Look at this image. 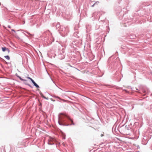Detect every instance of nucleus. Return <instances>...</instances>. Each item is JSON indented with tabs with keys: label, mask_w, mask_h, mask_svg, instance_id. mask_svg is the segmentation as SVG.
<instances>
[{
	"label": "nucleus",
	"mask_w": 152,
	"mask_h": 152,
	"mask_svg": "<svg viewBox=\"0 0 152 152\" xmlns=\"http://www.w3.org/2000/svg\"><path fill=\"white\" fill-rule=\"evenodd\" d=\"M70 120H71V124L74 125V124L73 123L72 120H71V119Z\"/></svg>",
	"instance_id": "f8f14e48"
},
{
	"label": "nucleus",
	"mask_w": 152,
	"mask_h": 152,
	"mask_svg": "<svg viewBox=\"0 0 152 152\" xmlns=\"http://www.w3.org/2000/svg\"><path fill=\"white\" fill-rule=\"evenodd\" d=\"M26 77L27 79L30 80L31 81L32 80V79L31 78L28 77Z\"/></svg>",
	"instance_id": "9b49d317"
},
{
	"label": "nucleus",
	"mask_w": 152,
	"mask_h": 152,
	"mask_svg": "<svg viewBox=\"0 0 152 152\" xmlns=\"http://www.w3.org/2000/svg\"><path fill=\"white\" fill-rule=\"evenodd\" d=\"M64 29H65V30L66 29L67 30H68V28H64Z\"/></svg>",
	"instance_id": "5701e85b"
},
{
	"label": "nucleus",
	"mask_w": 152,
	"mask_h": 152,
	"mask_svg": "<svg viewBox=\"0 0 152 152\" xmlns=\"http://www.w3.org/2000/svg\"><path fill=\"white\" fill-rule=\"evenodd\" d=\"M6 51H7L8 53H10V50L8 48H7Z\"/></svg>",
	"instance_id": "ddd939ff"
},
{
	"label": "nucleus",
	"mask_w": 152,
	"mask_h": 152,
	"mask_svg": "<svg viewBox=\"0 0 152 152\" xmlns=\"http://www.w3.org/2000/svg\"><path fill=\"white\" fill-rule=\"evenodd\" d=\"M59 120L58 121L59 124L61 125H64L61 122V121H62V117L61 116H59Z\"/></svg>",
	"instance_id": "f03ea898"
},
{
	"label": "nucleus",
	"mask_w": 152,
	"mask_h": 152,
	"mask_svg": "<svg viewBox=\"0 0 152 152\" xmlns=\"http://www.w3.org/2000/svg\"><path fill=\"white\" fill-rule=\"evenodd\" d=\"M55 98H58L60 99H61L58 96H55Z\"/></svg>",
	"instance_id": "4468645a"
},
{
	"label": "nucleus",
	"mask_w": 152,
	"mask_h": 152,
	"mask_svg": "<svg viewBox=\"0 0 152 152\" xmlns=\"http://www.w3.org/2000/svg\"><path fill=\"white\" fill-rule=\"evenodd\" d=\"M26 84V85H28V86H30V87H31V86L30 85V84Z\"/></svg>",
	"instance_id": "f3484780"
},
{
	"label": "nucleus",
	"mask_w": 152,
	"mask_h": 152,
	"mask_svg": "<svg viewBox=\"0 0 152 152\" xmlns=\"http://www.w3.org/2000/svg\"><path fill=\"white\" fill-rule=\"evenodd\" d=\"M59 58L61 59H64L65 57V55L64 54H60L59 55Z\"/></svg>",
	"instance_id": "7ed1b4c3"
},
{
	"label": "nucleus",
	"mask_w": 152,
	"mask_h": 152,
	"mask_svg": "<svg viewBox=\"0 0 152 152\" xmlns=\"http://www.w3.org/2000/svg\"><path fill=\"white\" fill-rule=\"evenodd\" d=\"M17 77H18L19 79H20L21 80H22V81H26L27 80H25V79H22V78H21L20 76H17Z\"/></svg>",
	"instance_id": "39448f33"
},
{
	"label": "nucleus",
	"mask_w": 152,
	"mask_h": 152,
	"mask_svg": "<svg viewBox=\"0 0 152 152\" xmlns=\"http://www.w3.org/2000/svg\"><path fill=\"white\" fill-rule=\"evenodd\" d=\"M123 91H125L126 92H128V91L124 89V90H123Z\"/></svg>",
	"instance_id": "2eb2a0df"
},
{
	"label": "nucleus",
	"mask_w": 152,
	"mask_h": 152,
	"mask_svg": "<svg viewBox=\"0 0 152 152\" xmlns=\"http://www.w3.org/2000/svg\"><path fill=\"white\" fill-rule=\"evenodd\" d=\"M64 32V33H66V32Z\"/></svg>",
	"instance_id": "393cba45"
},
{
	"label": "nucleus",
	"mask_w": 152,
	"mask_h": 152,
	"mask_svg": "<svg viewBox=\"0 0 152 152\" xmlns=\"http://www.w3.org/2000/svg\"><path fill=\"white\" fill-rule=\"evenodd\" d=\"M94 4L93 5H92V7H94Z\"/></svg>",
	"instance_id": "4be33fe9"
},
{
	"label": "nucleus",
	"mask_w": 152,
	"mask_h": 152,
	"mask_svg": "<svg viewBox=\"0 0 152 152\" xmlns=\"http://www.w3.org/2000/svg\"><path fill=\"white\" fill-rule=\"evenodd\" d=\"M7 48L6 47H3L2 48V50L4 52L5 51H6Z\"/></svg>",
	"instance_id": "0eeeda50"
},
{
	"label": "nucleus",
	"mask_w": 152,
	"mask_h": 152,
	"mask_svg": "<svg viewBox=\"0 0 152 152\" xmlns=\"http://www.w3.org/2000/svg\"><path fill=\"white\" fill-rule=\"evenodd\" d=\"M1 5V3H0V5Z\"/></svg>",
	"instance_id": "bb28decb"
},
{
	"label": "nucleus",
	"mask_w": 152,
	"mask_h": 152,
	"mask_svg": "<svg viewBox=\"0 0 152 152\" xmlns=\"http://www.w3.org/2000/svg\"><path fill=\"white\" fill-rule=\"evenodd\" d=\"M5 62V63H6L7 64V62L6 61H5V62Z\"/></svg>",
	"instance_id": "412c9836"
},
{
	"label": "nucleus",
	"mask_w": 152,
	"mask_h": 152,
	"mask_svg": "<svg viewBox=\"0 0 152 152\" xmlns=\"http://www.w3.org/2000/svg\"><path fill=\"white\" fill-rule=\"evenodd\" d=\"M56 28L57 29H58V30H60L61 28V26L59 23H58L57 24L56 26Z\"/></svg>",
	"instance_id": "20e7f679"
},
{
	"label": "nucleus",
	"mask_w": 152,
	"mask_h": 152,
	"mask_svg": "<svg viewBox=\"0 0 152 152\" xmlns=\"http://www.w3.org/2000/svg\"><path fill=\"white\" fill-rule=\"evenodd\" d=\"M36 83L35 82H34L33 83V84L34 85L35 84H36Z\"/></svg>",
	"instance_id": "a211bd4d"
},
{
	"label": "nucleus",
	"mask_w": 152,
	"mask_h": 152,
	"mask_svg": "<svg viewBox=\"0 0 152 152\" xmlns=\"http://www.w3.org/2000/svg\"><path fill=\"white\" fill-rule=\"evenodd\" d=\"M31 81L33 83L34 82H35L32 79V80H31Z\"/></svg>",
	"instance_id": "dca6fc26"
},
{
	"label": "nucleus",
	"mask_w": 152,
	"mask_h": 152,
	"mask_svg": "<svg viewBox=\"0 0 152 152\" xmlns=\"http://www.w3.org/2000/svg\"><path fill=\"white\" fill-rule=\"evenodd\" d=\"M34 86L37 88H39V86L37 83H36V84H35Z\"/></svg>",
	"instance_id": "9d476101"
},
{
	"label": "nucleus",
	"mask_w": 152,
	"mask_h": 152,
	"mask_svg": "<svg viewBox=\"0 0 152 152\" xmlns=\"http://www.w3.org/2000/svg\"><path fill=\"white\" fill-rule=\"evenodd\" d=\"M12 31H14L15 32V30H14V29H12Z\"/></svg>",
	"instance_id": "aec40b11"
},
{
	"label": "nucleus",
	"mask_w": 152,
	"mask_h": 152,
	"mask_svg": "<svg viewBox=\"0 0 152 152\" xmlns=\"http://www.w3.org/2000/svg\"><path fill=\"white\" fill-rule=\"evenodd\" d=\"M56 140L55 138L50 137L48 140V144L50 145L54 144V142H55Z\"/></svg>",
	"instance_id": "f257e3e1"
},
{
	"label": "nucleus",
	"mask_w": 152,
	"mask_h": 152,
	"mask_svg": "<svg viewBox=\"0 0 152 152\" xmlns=\"http://www.w3.org/2000/svg\"><path fill=\"white\" fill-rule=\"evenodd\" d=\"M0 59L1 60V61L3 62H5V61L3 59L0 57Z\"/></svg>",
	"instance_id": "1a4fd4ad"
},
{
	"label": "nucleus",
	"mask_w": 152,
	"mask_h": 152,
	"mask_svg": "<svg viewBox=\"0 0 152 152\" xmlns=\"http://www.w3.org/2000/svg\"><path fill=\"white\" fill-rule=\"evenodd\" d=\"M42 97V98H43L45 99H48L46 97H45V96H44V95H42H42H41Z\"/></svg>",
	"instance_id": "6e6552de"
},
{
	"label": "nucleus",
	"mask_w": 152,
	"mask_h": 152,
	"mask_svg": "<svg viewBox=\"0 0 152 152\" xmlns=\"http://www.w3.org/2000/svg\"><path fill=\"white\" fill-rule=\"evenodd\" d=\"M8 28H11L10 26H8Z\"/></svg>",
	"instance_id": "6ab92c4d"
},
{
	"label": "nucleus",
	"mask_w": 152,
	"mask_h": 152,
	"mask_svg": "<svg viewBox=\"0 0 152 152\" xmlns=\"http://www.w3.org/2000/svg\"><path fill=\"white\" fill-rule=\"evenodd\" d=\"M4 57L7 59L8 60H10V57L8 56H4Z\"/></svg>",
	"instance_id": "423d86ee"
},
{
	"label": "nucleus",
	"mask_w": 152,
	"mask_h": 152,
	"mask_svg": "<svg viewBox=\"0 0 152 152\" xmlns=\"http://www.w3.org/2000/svg\"><path fill=\"white\" fill-rule=\"evenodd\" d=\"M59 114H63V113H60Z\"/></svg>",
	"instance_id": "a878e982"
},
{
	"label": "nucleus",
	"mask_w": 152,
	"mask_h": 152,
	"mask_svg": "<svg viewBox=\"0 0 152 152\" xmlns=\"http://www.w3.org/2000/svg\"><path fill=\"white\" fill-rule=\"evenodd\" d=\"M27 33L29 35H31V34L29 33Z\"/></svg>",
	"instance_id": "b1692460"
}]
</instances>
